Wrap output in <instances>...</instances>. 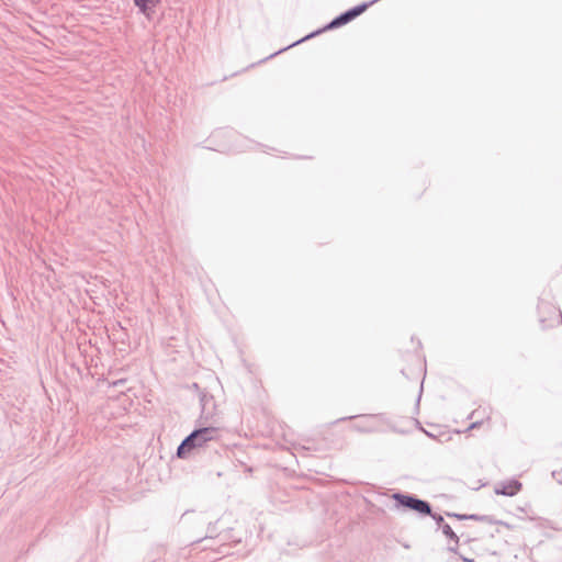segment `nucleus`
Masks as SVG:
<instances>
[{
	"mask_svg": "<svg viewBox=\"0 0 562 562\" xmlns=\"http://www.w3.org/2000/svg\"><path fill=\"white\" fill-rule=\"evenodd\" d=\"M458 555H459V558H460L463 562H475L473 559L465 558V557H463V555H462V554H460V553H459Z\"/></svg>",
	"mask_w": 562,
	"mask_h": 562,
	"instance_id": "9b49d317",
	"label": "nucleus"
},
{
	"mask_svg": "<svg viewBox=\"0 0 562 562\" xmlns=\"http://www.w3.org/2000/svg\"><path fill=\"white\" fill-rule=\"evenodd\" d=\"M395 502V508L415 512L422 516L431 515V505L429 502L418 498L414 494L396 492L391 495Z\"/></svg>",
	"mask_w": 562,
	"mask_h": 562,
	"instance_id": "f03ea898",
	"label": "nucleus"
},
{
	"mask_svg": "<svg viewBox=\"0 0 562 562\" xmlns=\"http://www.w3.org/2000/svg\"><path fill=\"white\" fill-rule=\"evenodd\" d=\"M442 533L446 536L449 542H456V546L448 544L447 549L449 552H452L454 554H459V542L460 538L459 536L453 531L451 526L449 524L442 526L441 528Z\"/></svg>",
	"mask_w": 562,
	"mask_h": 562,
	"instance_id": "423d86ee",
	"label": "nucleus"
},
{
	"mask_svg": "<svg viewBox=\"0 0 562 562\" xmlns=\"http://www.w3.org/2000/svg\"><path fill=\"white\" fill-rule=\"evenodd\" d=\"M378 1L379 0H371L369 2H362L356 7L348 9L347 11H345V12L340 13L339 15H337L336 18H334L324 27V30L338 29V27L351 22L352 20H355L356 18L361 15L370 5H372L373 3L378 2Z\"/></svg>",
	"mask_w": 562,
	"mask_h": 562,
	"instance_id": "7ed1b4c3",
	"label": "nucleus"
},
{
	"mask_svg": "<svg viewBox=\"0 0 562 562\" xmlns=\"http://www.w3.org/2000/svg\"><path fill=\"white\" fill-rule=\"evenodd\" d=\"M521 490V483L518 480H512L509 482L499 483L495 493L497 495L514 496Z\"/></svg>",
	"mask_w": 562,
	"mask_h": 562,
	"instance_id": "39448f33",
	"label": "nucleus"
},
{
	"mask_svg": "<svg viewBox=\"0 0 562 562\" xmlns=\"http://www.w3.org/2000/svg\"><path fill=\"white\" fill-rule=\"evenodd\" d=\"M448 544H450V546H456V542H449V541H448Z\"/></svg>",
	"mask_w": 562,
	"mask_h": 562,
	"instance_id": "2eb2a0df",
	"label": "nucleus"
},
{
	"mask_svg": "<svg viewBox=\"0 0 562 562\" xmlns=\"http://www.w3.org/2000/svg\"><path fill=\"white\" fill-rule=\"evenodd\" d=\"M468 520L481 521L488 525L503 524V521H499L490 515L468 514Z\"/></svg>",
	"mask_w": 562,
	"mask_h": 562,
	"instance_id": "6e6552de",
	"label": "nucleus"
},
{
	"mask_svg": "<svg viewBox=\"0 0 562 562\" xmlns=\"http://www.w3.org/2000/svg\"><path fill=\"white\" fill-rule=\"evenodd\" d=\"M476 425H477L476 423L472 424V425H471V428L476 427Z\"/></svg>",
	"mask_w": 562,
	"mask_h": 562,
	"instance_id": "4468645a",
	"label": "nucleus"
},
{
	"mask_svg": "<svg viewBox=\"0 0 562 562\" xmlns=\"http://www.w3.org/2000/svg\"><path fill=\"white\" fill-rule=\"evenodd\" d=\"M221 447V429L213 426H204L190 432L178 446L176 456L179 459H187L189 456L201 449H210L217 452Z\"/></svg>",
	"mask_w": 562,
	"mask_h": 562,
	"instance_id": "f257e3e1",
	"label": "nucleus"
},
{
	"mask_svg": "<svg viewBox=\"0 0 562 562\" xmlns=\"http://www.w3.org/2000/svg\"><path fill=\"white\" fill-rule=\"evenodd\" d=\"M321 32H322V31H316V32H314V33H311L307 37L310 38V37H312V36L316 35V34H318V33H321Z\"/></svg>",
	"mask_w": 562,
	"mask_h": 562,
	"instance_id": "f8f14e48",
	"label": "nucleus"
},
{
	"mask_svg": "<svg viewBox=\"0 0 562 562\" xmlns=\"http://www.w3.org/2000/svg\"><path fill=\"white\" fill-rule=\"evenodd\" d=\"M201 418L209 419L214 415L215 403L214 397L209 392L202 391L200 393Z\"/></svg>",
	"mask_w": 562,
	"mask_h": 562,
	"instance_id": "20e7f679",
	"label": "nucleus"
},
{
	"mask_svg": "<svg viewBox=\"0 0 562 562\" xmlns=\"http://www.w3.org/2000/svg\"><path fill=\"white\" fill-rule=\"evenodd\" d=\"M446 516L450 517V518H456L458 520H468V514H458V513L446 512Z\"/></svg>",
	"mask_w": 562,
	"mask_h": 562,
	"instance_id": "9d476101",
	"label": "nucleus"
},
{
	"mask_svg": "<svg viewBox=\"0 0 562 562\" xmlns=\"http://www.w3.org/2000/svg\"><path fill=\"white\" fill-rule=\"evenodd\" d=\"M134 4L139 9V11L146 15L147 18L154 12V9L160 2V0H133Z\"/></svg>",
	"mask_w": 562,
	"mask_h": 562,
	"instance_id": "0eeeda50",
	"label": "nucleus"
},
{
	"mask_svg": "<svg viewBox=\"0 0 562 562\" xmlns=\"http://www.w3.org/2000/svg\"><path fill=\"white\" fill-rule=\"evenodd\" d=\"M356 416H349V417H345V418H341V420H345V419H352L355 418Z\"/></svg>",
	"mask_w": 562,
	"mask_h": 562,
	"instance_id": "ddd939ff",
	"label": "nucleus"
},
{
	"mask_svg": "<svg viewBox=\"0 0 562 562\" xmlns=\"http://www.w3.org/2000/svg\"><path fill=\"white\" fill-rule=\"evenodd\" d=\"M428 516L431 517L436 521L438 528H440V529L442 528V526L447 525V522L445 521L443 517L440 514L434 513L431 510V515H428Z\"/></svg>",
	"mask_w": 562,
	"mask_h": 562,
	"instance_id": "1a4fd4ad",
	"label": "nucleus"
},
{
	"mask_svg": "<svg viewBox=\"0 0 562 562\" xmlns=\"http://www.w3.org/2000/svg\"><path fill=\"white\" fill-rule=\"evenodd\" d=\"M559 316H560V318H561V323H562V314H561V312H559Z\"/></svg>",
	"mask_w": 562,
	"mask_h": 562,
	"instance_id": "dca6fc26",
	"label": "nucleus"
}]
</instances>
